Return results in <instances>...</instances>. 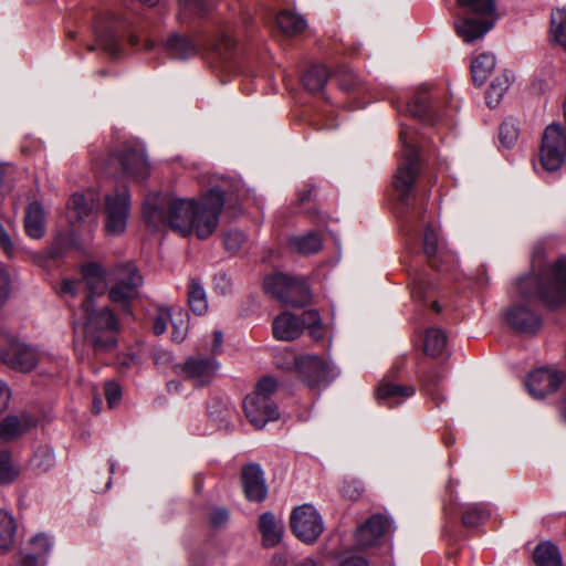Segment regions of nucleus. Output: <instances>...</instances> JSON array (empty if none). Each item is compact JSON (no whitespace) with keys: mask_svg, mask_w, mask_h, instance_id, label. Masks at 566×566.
Here are the masks:
<instances>
[{"mask_svg":"<svg viewBox=\"0 0 566 566\" xmlns=\"http://www.w3.org/2000/svg\"><path fill=\"white\" fill-rule=\"evenodd\" d=\"M223 205V195L217 189L209 190L199 202L149 193L145 199L143 216L153 230L169 228L182 237L195 233L199 239H207L217 229Z\"/></svg>","mask_w":566,"mask_h":566,"instance_id":"nucleus-1","label":"nucleus"},{"mask_svg":"<svg viewBox=\"0 0 566 566\" xmlns=\"http://www.w3.org/2000/svg\"><path fill=\"white\" fill-rule=\"evenodd\" d=\"M518 301L506 311V321L520 333L533 334L542 325L539 314L533 308L535 301L549 307L566 302V256L555 260L541 275L530 274L517 283Z\"/></svg>","mask_w":566,"mask_h":566,"instance_id":"nucleus-2","label":"nucleus"},{"mask_svg":"<svg viewBox=\"0 0 566 566\" xmlns=\"http://www.w3.org/2000/svg\"><path fill=\"white\" fill-rule=\"evenodd\" d=\"M118 322L114 313L106 306L96 307L88 298L81 304L75 321V331H81L85 342L94 352H105L116 344Z\"/></svg>","mask_w":566,"mask_h":566,"instance_id":"nucleus-3","label":"nucleus"},{"mask_svg":"<svg viewBox=\"0 0 566 566\" xmlns=\"http://www.w3.org/2000/svg\"><path fill=\"white\" fill-rule=\"evenodd\" d=\"M457 4L461 12L454 20V30L467 43L482 39L500 19L495 0H457Z\"/></svg>","mask_w":566,"mask_h":566,"instance_id":"nucleus-4","label":"nucleus"},{"mask_svg":"<svg viewBox=\"0 0 566 566\" xmlns=\"http://www.w3.org/2000/svg\"><path fill=\"white\" fill-rule=\"evenodd\" d=\"M289 361L276 364L289 370H294L301 381L311 389L327 387L338 375V368L331 361L317 355H296L286 352Z\"/></svg>","mask_w":566,"mask_h":566,"instance_id":"nucleus-5","label":"nucleus"},{"mask_svg":"<svg viewBox=\"0 0 566 566\" xmlns=\"http://www.w3.org/2000/svg\"><path fill=\"white\" fill-rule=\"evenodd\" d=\"M399 140L402 148L392 186L399 195V200L405 201L409 197L420 172V159L415 144L416 133L412 129L402 127L399 133Z\"/></svg>","mask_w":566,"mask_h":566,"instance_id":"nucleus-6","label":"nucleus"},{"mask_svg":"<svg viewBox=\"0 0 566 566\" xmlns=\"http://www.w3.org/2000/svg\"><path fill=\"white\" fill-rule=\"evenodd\" d=\"M276 389L277 381L271 376H264L256 384L255 390L244 398V413L256 429H262L269 421L279 419V409L271 400Z\"/></svg>","mask_w":566,"mask_h":566,"instance_id":"nucleus-7","label":"nucleus"},{"mask_svg":"<svg viewBox=\"0 0 566 566\" xmlns=\"http://www.w3.org/2000/svg\"><path fill=\"white\" fill-rule=\"evenodd\" d=\"M106 169L109 174L120 170L124 177L136 181L145 180L150 170L145 149L137 143H125L119 150L112 154Z\"/></svg>","mask_w":566,"mask_h":566,"instance_id":"nucleus-8","label":"nucleus"},{"mask_svg":"<svg viewBox=\"0 0 566 566\" xmlns=\"http://www.w3.org/2000/svg\"><path fill=\"white\" fill-rule=\"evenodd\" d=\"M107 277L105 270L98 264L91 263L82 268L80 280H63L60 293L73 297L83 295L84 300L94 303L95 295H103L107 290Z\"/></svg>","mask_w":566,"mask_h":566,"instance_id":"nucleus-9","label":"nucleus"},{"mask_svg":"<svg viewBox=\"0 0 566 566\" xmlns=\"http://www.w3.org/2000/svg\"><path fill=\"white\" fill-rule=\"evenodd\" d=\"M263 286L266 293L286 305L304 306L310 301L308 286L300 277L276 273L266 276Z\"/></svg>","mask_w":566,"mask_h":566,"instance_id":"nucleus-10","label":"nucleus"},{"mask_svg":"<svg viewBox=\"0 0 566 566\" xmlns=\"http://www.w3.org/2000/svg\"><path fill=\"white\" fill-rule=\"evenodd\" d=\"M129 213L130 196L125 186L118 187L105 195L104 228L107 234H122L126 230Z\"/></svg>","mask_w":566,"mask_h":566,"instance_id":"nucleus-11","label":"nucleus"},{"mask_svg":"<svg viewBox=\"0 0 566 566\" xmlns=\"http://www.w3.org/2000/svg\"><path fill=\"white\" fill-rule=\"evenodd\" d=\"M109 276L115 282L109 290V298L126 310L128 303L137 296L143 277L132 263L116 265Z\"/></svg>","mask_w":566,"mask_h":566,"instance_id":"nucleus-12","label":"nucleus"},{"mask_svg":"<svg viewBox=\"0 0 566 566\" xmlns=\"http://www.w3.org/2000/svg\"><path fill=\"white\" fill-rule=\"evenodd\" d=\"M566 155V129L558 123L548 125L542 136L539 158L544 169L557 170Z\"/></svg>","mask_w":566,"mask_h":566,"instance_id":"nucleus-13","label":"nucleus"},{"mask_svg":"<svg viewBox=\"0 0 566 566\" xmlns=\"http://www.w3.org/2000/svg\"><path fill=\"white\" fill-rule=\"evenodd\" d=\"M290 524L295 536L306 544L314 543L324 531L323 518L311 504L294 509Z\"/></svg>","mask_w":566,"mask_h":566,"instance_id":"nucleus-14","label":"nucleus"},{"mask_svg":"<svg viewBox=\"0 0 566 566\" xmlns=\"http://www.w3.org/2000/svg\"><path fill=\"white\" fill-rule=\"evenodd\" d=\"M176 371L195 387H205L216 377L219 364L213 357L191 356L177 365Z\"/></svg>","mask_w":566,"mask_h":566,"instance_id":"nucleus-15","label":"nucleus"},{"mask_svg":"<svg viewBox=\"0 0 566 566\" xmlns=\"http://www.w3.org/2000/svg\"><path fill=\"white\" fill-rule=\"evenodd\" d=\"M422 244L423 252L432 268L443 271L454 264V253L444 245L431 226L424 228Z\"/></svg>","mask_w":566,"mask_h":566,"instance_id":"nucleus-16","label":"nucleus"},{"mask_svg":"<svg viewBox=\"0 0 566 566\" xmlns=\"http://www.w3.org/2000/svg\"><path fill=\"white\" fill-rule=\"evenodd\" d=\"M125 28V22L118 18L99 20L95 27L97 44L112 56H116L120 50V36Z\"/></svg>","mask_w":566,"mask_h":566,"instance_id":"nucleus-17","label":"nucleus"},{"mask_svg":"<svg viewBox=\"0 0 566 566\" xmlns=\"http://www.w3.org/2000/svg\"><path fill=\"white\" fill-rule=\"evenodd\" d=\"M565 378L564 373L549 369L539 368L532 371L526 379V388L534 398H544L545 396L555 392Z\"/></svg>","mask_w":566,"mask_h":566,"instance_id":"nucleus-18","label":"nucleus"},{"mask_svg":"<svg viewBox=\"0 0 566 566\" xmlns=\"http://www.w3.org/2000/svg\"><path fill=\"white\" fill-rule=\"evenodd\" d=\"M46 358V354L17 340L2 361L14 370L29 373Z\"/></svg>","mask_w":566,"mask_h":566,"instance_id":"nucleus-19","label":"nucleus"},{"mask_svg":"<svg viewBox=\"0 0 566 566\" xmlns=\"http://www.w3.org/2000/svg\"><path fill=\"white\" fill-rule=\"evenodd\" d=\"M391 527V522L382 514L371 515L355 534L356 543L361 548L370 547L379 541Z\"/></svg>","mask_w":566,"mask_h":566,"instance_id":"nucleus-20","label":"nucleus"},{"mask_svg":"<svg viewBox=\"0 0 566 566\" xmlns=\"http://www.w3.org/2000/svg\"><path fill=\"white\" fill-rule=\"evenodd\" d=\"M241 482L249 501L261 502L266 497L268 489L259 464L251 463L243 467Z\"/></svg>","mask_w":566,"mask_h":566,"instance_id":"nucleus-21","label":"nucleus"},{"mask_svg":"<svg viewBox=\"0 0 566 566\" xmlns=\"http://www.w3.org/2000/svg\"><path fill=\"white\" fill-rule=\"evenodd\" d=\"M416 388L411 385H400L391 381H381L376 389L377 400L387 407H396L412 397Z\"/></svg>","mask_w":566,"mask_h":566,"instance_id":"nucleus-22","label":"nucleus"},{"mask_svg":"<svg viewBox=\"0 0 566 566\" xmlns=\"http://www.w3.org/2000/svg\"><path fill=\"white\" fill-rule=\"evenodd\" d=\"M272 329L276 339L291 342L303 333V324L290 312H284L274 318Z\"/></svg>","mask_w":566,"mask_h":566,"instance_id":"nucleus-23","label":"nucleus"},{"mask_svg":"<svg viewBox=\"0 0 566 566\" xmlns=\"http://www.w3.org/2000/svg\"><path fill=\"white\" fill-rule=\"evenodd\" d=\"M259 530L265 547H273L280 543L284 532L282 520L276 518L271 512H265L259 517Z\"/></svg>","mask_w":566,"mask_h":566,"instance_id":"nucleus-24","label":"nucleus"},{"mask_svg":"<svg viewBox=\"0 0 566 566\" xmlns=\"http://www.w3.org/2000/svg\"><path fill=\"white\" fill-rule=\"evenodd\" d=\"M51 549V543L46 535L38 534L29 542V552L22 557L19 566H42L45 564V555Z\"/></svg>","mask_w":566,"mask_h":566,"instance_id":"nucleus-25","label":"nucleus"},{"mask_svg":"<svg viewBox=\"0 0 566 566\" xmlns=\"http://www.w3.org/2000/svg\"><path fill=\"white\" fill-rule=\"evenodd\" d=\"M95 208V199L92 192L87 196L74 193L67 206V218L71 223L84 221Z\"/></svg>","mask_w":566,"mask_h":566,"instance_id":"nucleus-26","label":"nucleus"},{"mask_svg":"<svg viewBox=\"0 0 566 566\" xmlns=\"http://www.w3.org/2000/svg\"><path fill=\"white\" fill-rule=\"evenodd\" d=\"M25 233L35 240L41 239L45 233V213L43 207L34 201L31 202L24 217Z\"/></svg>","mask_w":566,"mask_h":566,"instance_id":"nucleus-27","label":"nucleus"},{"mask_svg":"<svg viewBox=\"0 0 566 566\" xmlns=\"http://www.w3.org/2000/svg\"><path fill=\"white\" fill-rule=\"evenodd\" d=\"M433 97L427 87L417 91L415 97L408 103V112L420 119L434 120Z\"/></svg>","mask_w":566,"mask_h":566,"instance_id":"nucleus-28","label":"nucleus"},{"mask_svg":"<svg viewBox=\"0 0 566 566\" xmlns=\"http://www.w3.org/2000/svg\"><path fill=\"white\" fill-rule=\"evenodd\" d=\"M33 424V419L28 416H9L0 422V441L10 442L15 440Z\"/></svg>","mask_w":566,"mask_h":566,"instance_id":"nucleus-29","label":"nucleus"},{"mask_svg":"<svg viewBox=\"0 0 566 566\" xmlns=\"http://www.w3.org/2000/svg\"><path fill=\"white\" fill-rule=\"evenodd\" d=\"M165 50L175 59H188L199 52V43L186 35L172 34L165 42Z\"/></svg>","mask_w":566,"mask_h":566,"instance_id":"nucleus-30","label":"nucleus"},{"mask_svg":"<svg viewBox=\"0 0 566 566\" xmlns=\"http://www.w3.org/2000/svg\"><path fill=\"white\" fill-rule=\"evenodd\" d=\"M15 534V518L8 510L0 509V554L8 552L12 547Z\"/></svg>","mask_w":566,"mask_h":566,"instance_id":"nucleus-31","label":"nucleus"},{"mask_svg":"<svg viewBox=\"0 0 566 566\" xmlns=\"http://www.w3.org/2000/svg\"><path fill=\"white\" fill-rule=\"evenodd\" d=\"M276 25L285 35L294 36L303 32L306 29L307 23L300 14L290 10H283L276 17Z\"/></svg>","mask_w":566,"mask_h":566,"instance_id":"nucleus-32","label":"nucleus"},{"mask_svg":"<svg viewBox=\"0 0 566 566\" xmlns=\"http://www.w3.org/2000/svg\"><path fill=\"white\" fill-rule=\"evenodd\" d=\"M495 56L491 53H481L471 63L472 80L475 85H482L495 67Z\"/></svg>","mask_w":566,"mask_h":566,"instance_id":"nucleus-33","label":"nucleus"},{"mask_svg":"<svg viewBox=\"0 0 566 566\" xmlns=\"http://www.w3.org/2000/svg\"><path fill=\"white\" fill-rule=\"evenodd\" d=\"M533 559L536 566H563L558 548L549 542L536 546Z\"/></svg>","mask_w":566,"mask_h":566,"instance_id":"nucleus-34","label":"nucleus"},{"mask_svg":"<svg viewBox=\"0 0 566 566\" xmlns=\"http://www.w3.org/2000/svg\"><path fill=\"white\" fill-rule=\"evenodd\" d=\"M188 304L190 310L202 315L208 310V302L205 289L197 279H191L188 284Z\"/></svg>","mask_w":566,"mask_h":566,"instance_id":"nucleus-35","label":"nucleus"},{"mask_svg":"<svg viewBox=\"0 0 566 566\" xmlns=\"http://www.w3.org/2000/svg\"><path fill=\"white\" fill-rule=\"evenodd\" d=\"M329 77V72L324 65H313L303 75L304 87L312 93L321 91Z\"/></svg>","mask_w":566,"mask_h":566,"instance_id":"nucleus-36","label":"nucleus"},{"mask_svg":"<svg viewBox=\"0 0 566 566\" xmlns=\"http://www.w3.org/2000/svg\"><path fill=\"white\" fill-rule=\"evenodd\" d=\"M489 516L490 510L486 504L472 503L463 507L462 523L465 526L473 527L486 521Z\"/></svg>","mask_w":566,"mask_h":566,"instance_id":"nucleus-37","label":"nucleus"},{"mask_svg":"<svg viewBox=\"0 0 566 566\" xmlns=\"http://www.w3.org/2000/svg\"><path fill=\"white\" fill-rule=\"evenodd\" d=\"M290 243L295 251L302 254L316 253L322 249V239L316 232L294 237L291 239Z\"/></svg>","mask_w":566,"mask_h":566,"instance_id":"nucleus-38","label":"nucleus"},{"mask_svg":"<svg viewBox=\"0 0 566 566\" xmlns=\"http://www.w3.org/2000/svg\"><path fill=\"white\" fill-rule=\"evenodd\" d=\"M447 346V336L439 328H429L424 337V352L432 356H440Z\"/></svg>","mask_w":566,"mask_h":566,"instance_id":"nucleus-39","label":"nucleus"},{"mask_svg":"<svg viewBox=\"0 0 566 566\" xmlns=\"http://www.w3.org/2000/svg\"><path fill=\"white\" fill-rule=\"evenodd\" d=\"M510 86V77L509 75H503L496 77L492 83L490 88L486 92V104L489 107L494 108L500 104L501 98L503 97L505 91Z\"/></svg>","mask_w":566,"mask_h":566,"instance_id":"nucleus-40","label":"nucleus"},{"mask_svg":"<svg viewBox=\"0 0 566 566\" xmlns=\"http://www.w3.org/2000/svg\"><path fill=\"white\" fill-rule=\"evenodd\" d=\"M206 12V6L202 0H179L178 19L188 21L200 18Z\"/></svg>","mask_w":566,"mask_h":566,"instance_id":"nucleus-41","label":"nucleus"},{"mask_svg":"<svg viewBox=\"0 0 566 566\" xmlns=\"http://www.w3.org/2000/svg\"><path fill=\"white\" fill-rule=\"evenodd\" d=\"M170 322L172 325V340L176 343L182 342L188 331V314L181 308L175 310L170 313Z\"/></svg>","mask_w":566,"mask_h":566,"instance_id":"nucleus-42","label":"nucleus"},{"mask_svg":"<svg viewBox=\"0 0 566 566\" xmlns=\"http://www.w3.org/2000/svg\"><path fill=\"white\" fill-rule=\"evenodd\" d=\"M55 463L53 451L49 447H40L33 453L31 465L38 472L49 471Z\"/></svg>","mask_w":566,"mask_h":566,"instance_id":"nucleus-43","label":"nucleus"},{"mask_svg":"<svg viewBox=\"0 0 566 566\" xmlns=\"http://www.w3.org/2000/svg\"><path fill=\"white\" fill-rule=\"evenodd\" d=\"M19 474L8 451H0V484L11 483Z\"/></svg>","mask_w":566,"mask_h":566,"instance_id":"nucleus-44","label":"nucleus"},{"mask_svg":"<svg viewBox=\"0 0 566 566\" xmlns=\"http://www.w3.org/2000/svg\"><path fill=\"white\" fill-rule=\"evenodd\" d=\"M558 17L552 15V34L555 41L566 51V10H559Z\"/></svg>","mask_w":566,"mask_h":566,"instance_id":"nucleus-45","label":"nucleus"},{"mask_svg":"<svg viewBox=\"0 0 566 566\" xmlns=\"http://www.w3.org/2000/svg\"><path fill=\"white\" fill-rule=\"evenodd\" d=\"M15 274L0 263V308L6 304L11 293Z\"/></svg>","mask_w":566,"mask_h":566,"instance_id":"nucleus-46","label":"nucleus"},{"mask_svg":"<svg viewBox=\"0 0 566 566\" xmlns=\"http://www.w3.org/2000/svg\"><path fill=\"white\" fill-rule=\"evenodd\" d=\"M300 321L303 324V328H310L312 337L318 339L322 336L321 317L317 311H305Z\"/></svg>","mask_w":566,"mask_h":566,"instance_id":"nucleus-47","label":"nucleus"},{"mask_svg":"<svg viewBox=\"0 0 566 566\" xmlns=\"http://www.w3.org/2000/svg\"><path fill=\"white\" fill-rule=\"evenodd\" d=\"M499 135L501 144L510 148L517 140L518 128L513 120H504L500 126Z\"/></svg>","mask_w":566,"mask_h":566,"instance_id":"nucleus-48","label":"nucleus"},{"mask_svg":"<svg viewBox=\"0 0 566 566\" xmlns=\"http://www.w3.org/2000/svg\"><path fill=\"white\" fill-rule=\"evenodd\" d=\"M431 284L422 276L413 279L411 296L416 301L426 302L431 295Z\"/></svg>","mask_w":566,"mask_h":566,"instance_id":"nucleus-49","label":"nucleus"},{"mask_svg":"<svg viewBox=\"0 0 566 566\" xmlns=\"http://www.w3.org/2000/svg\"><path fill=\"white\" fill-rule=\"evenodd\" d=\"M245 242L244 234L239 230H230L223 237V243L227 250L238 251Z\"/></svg>","mask_w":566,"mask_h":566,"instance_id":"nucleus-50","label":"nucleus"},{"mask_svg":"<svg viewBox=\"0 0 566 566\" xmlns=\"http://www.w3.org/2000/svg\"><path fill=\"white\" fill-rule=\"evenodd\" d=\"M444 378V374L439 370L431 369L423 377V388L428 395H430L433 399L436 396V386L440 380Z\"/></svg>","mask_w":566,"mask_h":566,"instance_id":"nucleus-51","label":"nucleus"},{"mask_svg":"<svg viewBox=\"0 0 566 566\" xmlns=\"http://www.w3.org/2000/svg\"><path fill=\"white\" fill-rule=\"evenodd\" d=\"M17 338L14 335L9 333L4 326L0 325V359L3 360V356L9 353L12 348Z\"/></svg>","mask_w":566,"mask_h":566,"instance_id":"nucleus-52","label":"nucleus"},{"mask_svg":"<svg viewBox=\"0 0 566 566\" xmlns=\"http://www.w3.org/2000/svg\"><path fill=\"white\" fill-rule=\"evenodd\" d=\"M105 397L109 408H113L122 398L119 386L114 381L105 384Z\"/></svg>","mask_w":566,"mask_h":566,"instance_id":"nucleus-53","label":"nucleus"},{"mask_svg":"<svg viewBox=\"0 0 566 566\" xmlns=\"http://www.w3.org/2000/svg\"><path fill=\"white\" fill-rule=\"evenodd\" d=\"M168 318L170 319V312L168 310L160 311L154 318L153 329L156 335H161L166 332Z\"/></svg>","mask_w":566,"mask_h":566,"instance_id":"nucleus-54","label":"nucleus"},{"mask_svg":"<svg viewBox=\"0 0 566 566\" xmlns=\"http://www.w3.org/2000/svg\"><path fill=\"white\" fill-rule=\"evenodd\" d=\"M10 400L11 389L3 380L0 379V416L8 410Z\"/></svg>","mask_w":566,"mask_h":566,"instance_id":"nucleus-55","label":"nucleus"},{"mask_svg":"<svg viewBox=\"0 0 566 566\" xmlns=\"http://www.w3.org/2000/svg\"><path fill=\"white\" fill-rule=\"evenodd\" d=\"M357 76L352 71H345L339 78V87L344 91H350L356 86Z\"/></svg>","mask_w":566,"mask_h":566,"instance_id":"nucleus-56","label":"nucleus"},{"mask_svg":"<svg viewBox=\"0 0 566 566\" xmlns=\"http://www.w3.org/2000/svg\"><path fill=\"white\" fill-rule=\"evenodd\" d=\"M342 492L345 496L350 499H356L363 493V486L358 482H346L342 489Z\"/></svg>","mask_w":566,"mask_h":566,"instance_id":"nucleus-57","label":"nucleus"},{"mask_svg":"<svg viewBox=\"0 0 566 566\" xmlns=\"http://www.w3.org/2000/svg\"><path fill=\"white\" fill-rule=\"evenodd\" d=\"M228 518L229 514L224 509H217L211 513L210 523L216 527H220L227 523Z\"/></svg>","mask_w":566,"mask_h":566,"instance_id":"nucleus-58","label":"nucleus"},{"mask_svg":"<svg viewBox=\"0 0 566 566\" xmlns=\"http://www.w3.org/2000/svg\"><path fill=\"white\" fill-rule=\"evenodd\" d=\"M0 245L7 254L12 252L13 242L2 224H0Z\"/></svg>","mask_w":566,"mask_h":566,"instance_id":"nucleus-59","label":"nucleus"},{"mask_svg":"<svg viewBox=\"0 0 566 566\" xmlns=\"http://www.w3.org/2000/svg\"><path fill=\"white\" fill-rule=\"evenodd\" d=\"M234 42L233 40L228 35H222L220 41L216 44V50L221 53L222 50L229 51L233 48Z\"/></svg>","mask_w":566,"mask_h":566,"instance_id":"nucleus-60","label":"nucleus"},{"mask_svg":"<svg viewBox=\"0 0 566 566\" xmlns=\"http://www.w3.org/2000/svg\"><path fill=\"white\" fill-rule=\"evenodd\" d=\"M289 558L285 553H275L271 559L272 566H287Z\"/></svg>","mask_w":566,"mask_h":566,"instance_id":"nucleus-61","label":"nucleus"},{"mask_svg":"<svg viewBox=\"0 0 566 566\" xmlns=\"http://www.w3.org/2000/svg\"><path fill=\"white\" fill-rule=\"evenodd\" d=\"M340 566H368V564L365 558L355 556L345 559Z\"/></svg>","mask_w":566,"mask_h":566,"instance_id":"nucleus-62","label":"nucleus"},{"mask_svg":"<svg viewBox=\"0 0 566 566\" xmlns=\"http://www.w3.org/2000/svg\"><path fill=\"white\" fill-rule=\"evenodd\" d=\"M154 361L155 364H160V363H168L171 360V355L170 353L168 352H157L154 354Z\"/></svg>","mask_w":566,"mask_h":566,"instance_id":"nucleus-63","label":"nucleus"},{"mask_svg":"<svg viewBox=\"0 0 566 566\" xmlns=\"http://www.w3.org/2000/svg\"><path fill=\"white\" fill-rule=\"evenodd\" d=\"M221 344H222V333L220 331H214L213 332V342H212V346H211V352L212 353L219 352V349L221 347Z\"/></svg>","mask_w":566,"mask_h":566,"instance_id":"nucleus-64","label":"nucleus"}]
</instances>
